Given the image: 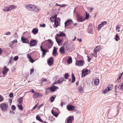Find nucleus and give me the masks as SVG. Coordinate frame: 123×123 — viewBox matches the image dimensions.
Returning a JSON list of instances; mask_svg holds the SVG:
<instances>
[{
	"mask_svg": "<svg viewBox=\"0 0 123 123\" xmlns=\"http://www.w3.org/2000/svg\"><path fill=\"white\" fill-rule=\"evenodd\" d=\"M18 56H16L14 57V59L15 61H16L18 60Z\"/></svg>",
	"mask_w": 123,
	"mask_h": 123,
	"instance_id": "nucleus-45",
	"label": "nucleus"
},
{
	"mask_svg": "<svg viewBox=\"0 0 123 123\" xmlns=\"http://www.w3.org/2000/svg\"><path fill=\"white\" fill-rule=\"evenodd\" d=\"M4 100V98L3 96L0 95V102H1Z\"/></svg>",
	"mask_w": 123,
	"mask_h": 123,
	"instance_id": "nucleus-43",
	"label": "nucleus"
},
{
	"mask_svg": "<svg viewBox=\"0 0 123 123\" xmlns=\"http://www.w3.org/2000/svg\"><path fill=\"white\" fill-rule=\"evenodd\" d=\"M118 88L119 90L122 89V86H121V85H119Z\"/></svg>",
	"mask_w": 123,
	"mask_h": 123,
	"instance_id": "nucleus-59",
	"label": "nucleus"
},
{
	"mask_svg": "<svg viewBox=\"0 0 123 123\" xmlns=\"http://www.w3.org/2000/svg\"><path fill=\"white\" fill-rule=\"evenodd\" d=\"M55 20H57L58 21H60V19L59 18H55Z\"/></svg>",
	"mask_w": 123,
	"mask_h": 123,
	"instance_id": "nucleus-61",
	"label": "nucleus"
},
{
	"mask_svg": "<svg viewBox=\"0 0 123 123\" xmlns=\"http://www.w3.org/2000/svg\"><path fill=\"white\" fill-rule=\"evenodd\" d=\"M78 90L79 92L80 93H83V88L82 86H80L79 87Z\"/></svg>",
	"mask_w": 123,
	"mask_h": 123,
	"instance_id": "nucleus-28",
	"label": "nucleus"
},
{
	"mask_svg": "<svg viewBox=\"0 0 123 123\" xmlns=\"http://www.w3.org/2000/svg\"><path fill=\"white\" fill-rule=\"evenodd\" d=\"M37 43V41L36 40H31L30 42V47L34 46Z\"/></svg>",
	"mask_w": 123,
	"mask_h": 123,
	"instance_id": "nucleus-8",
	"label": "nucleus"
},
{
	"mask_svg": "<svg viewBox=\"0 0 123 123\" xmlns=\"http://www.w3.org/2000/svg\"><path fill=\"white\" fill-rule=\"evenodd\" d=\"M23 99V97H22L19 98H18V102L19 104H22V101Z\"/></svg>",
	"mask_w": 123,
	"mask_h": 123,
	"instance_id": "nucleus-29",
	"label": "nucleus"
},
{
	"mask_svg": "<svg viewBox=\"0 0 123 123\" xmlns=\"http://www.w3.org/2000/svg\"><path fill=\"white\" fill-rule=\"evenodd\" d=\"M84 61L83 60H76L75 64L76 65L78 66H82L83 65V63Z\"/></svg>",
	"mask_w": 123,
	"mask_h": 123,
	"instance_id": "nucleus-5",
	"label": "nucleus"
},
{
	"mask_svg": "<svg viewBox=\"0 0 123 123\" xmlns=\"http://www.w3.org/2000/svg\"><path fill=\"white\" fill-rule=\"evenodd\" d=\"M72 80L71 82L73 83L75 81V78L73 73L72 74Z\"/></svg>",
	"mask_w": 123,
	"mask_h": 123,
	"instance_id": "nucleus-27",
	"label": "nucleus"
},
{
	"mask_svg": "<svg viewBox=\"0 0 123 123\" xmlns=\"http://www.w3.org/2000/svg\"><path fill=\"white\" fill-rule=\"evenodd\" d=\"M27 56L28 58L31 62L33 63L35 62V60L32 58L30 55H29V54H27Z\"/></svg>",
	"mask_w": 123,
	"mask_h": 123,
	"instance_id": "nucleus-20",
	"label": "nucleus"
},
{
	"mask_svg": "<svg viewBox=\"0 0 123 123\" xmlns=\"http://www.w3.org/2000/svg\"><path fill=\"white\" fill-rule=\"evenodd\" d=\"M51 111L52 113L55 117H57L58 116V114L56 112H55L53 110H52Z\"/></svg>",
	"mask_w": 123,
	"mask_h": 123,
	"instance_id": "nucleus-24",
	"label": "nucleus"
},
{
	"mask_svg": "<svg viewBox=\"0 0 123 123\" xmlns=\"http://www.w3.org/2000/svg\"><path fill=\"white\" fill-rule=\"evenodd\" d=\"M16 8V6H15L13 5H9L8 7H5L3 10L5 12H7L13 9H15Z\"/></svg>",
	"mask_w": 123,
	"mask_h": 123,
	"instance_id": "nucleus-2",
	"label": "nucleus"
},
{
	"mask_svg": "<svg viewBox=\"0 0 123 123\" xmlns=\"http://www.w3.org/2000/svg\"><path fill=\"white\" fill-rule=\"evenodd\" d=\"M97 52L93 50V53L91 55H93L95 57H96L97 56Z\"/></svg>",
	"mask_w": 123,
	"mask_h": 123,
	"instance_id": "nucleus-39",
	"label": "nucleus"
},
{
	"mask_svg": "<svg viewBox=\"0 0 123 123\" xmlns=\"http://www.w3.org/2000/svg\"><path fill=\"white\" fill-rule=\"evenodd\" d=\"M41 50L43 52L42 57H43L46 54V53L48 52V50L43 48L42 46H40Z\"/></svg>",
	"mask_w": 123,
	"mask_h": 123,
	"instance_id": "nucleus-10",
	"label": "nucleus"
},
{
	"mask_svg": "<svg viewBox=\"0 0 123 123\" xmlns=\"http://www.w3.org/2000/svg\"><path fill=\"white\" fill-rule=\"evenodd\" d=\"M40 27H44L46 25L44 24H40Z\"/></svg>",
	"mask_w": 123,
	"mask_h": 123,
	"instance_id": "nucleus-52",
	"label": "nucleus"
},
{
	"mask_svg": "<svg viewBox=\"0 0 123 123\" xmlns=\"http://www.w3.org/2000/svg\"><path fill=\"white\" fill-rule=\"evenodd\" d=\"M86 19H87L89 18V13H87L86 12Z\"/></svg>",
	"mask_w": 123,
	"mask_h": 123,
	"instance_id": "nucleus-46",
	"label": "nucleus"
},
{
	"mask_svg": "<svg viewBox=\"0 0 123 123\" xmlns=\"http://www.w3.org/2000/svg\"><path fill=\"white\" fill-rule=\"evenodd\" d=\"M55 39L58 45H59V44L62 42V40L60 39H57L56 37H55Z\"/></svg>",
	"mask_w": 123,
	"mask_h": 123,
	"instance_id": "nucleus-26",
	"label": "nucleus"
},
{
	"mask_svg": "<svg viewBox=\"0 0 123 123\" xmlns=\"http://www.w3.org/2000/svg\"><path fill=\"white\" fill-rule=\"evenodd\" d=\"M18 121L20 123H21L22 122V120L20 118H18Z\"/></svg>",
	"mask_w": 123,
	"mask_h": 123,
	"instance_id": "nucleus-53",
	"label": "nucleus"
},
{
	"mask_svg": "<svg viewBox=\"0 0 123 123\" xmlns=\"http://www.w3.org/2000/svg\"><path fill=\"white\" fill-rule=\"evenodd\" d=\"M64 78L63 77L61 78L60 79L58 80L57 81L58 84H60L64 81Z\"/></svg>",
	"mask_w": 123,
	"mask_h": 123,
	"instance_id": "nucleus-23",
	"label": "nucleus"
},
{
	"mask_svg": "<svg viewBox=\"0 0 123 123\" xmlns=\"http://www.w3.org/2000/svg\"><path fill=\"white\" fill-rule=\"evenodd\" d=\"M9 70V69L6 66H4L3 68V70L2 72L3 74L4 75H5L6 73H7Z\"/></svg>",
	"mask_w": 123,
	"mask_h": 123,
	"instance_id": "nucleus-17",
	"label": "nucleus"
},
{
	"mask_svg": "<svg viewBox=\"0 0 123 123\" xmlns=\"http://www.w3.org/2000/svg\"><path fill=\"white\" fill-rule=\"evenodd\" d=\"M67 109L69 111H72L74 110L75 109L74 107L72 105H68L67 106Z\"/></svg>",
	"mask_w": 123,
	"mask_h": 123,
	"instance_id": "nucleus-13",
	"label": "nucleus"
},
{
	"mask_svg": "<svg viewBox=\"0 0 123 123\" xmlns=\"http://www.w3.org/2000/svg\"><path fill=\"white\" fill-rule=\"evenodd\" d=\"M18 109L22 111L23 110V107L22 106V105H18Z\"/></svg>",
	"mask_w": 123,
	"mask_h": 123,
	"instance_id": "nucleus-40",
	"label": "nucleus"
},
{
	"mask_svg": "<svg viewBox=\"0 0 123 123\" xmlns=\"http://www.w3.org/2000/svg\"><path fill=\"white\" fill-rule=\"evenodd\" d=\"M50 21L51 22H53L54 21H55V19L53 18L52 17H50Z\"/></svg>",
	"mask_w": 123,
	"mask_h": 123,
	"instance_id": "nucleus-51",
	"label": "nucleus"
},
{
	"mask_svg": "<svg viewBox=\"0 0 123 123\" xmlns=\"http://www.w3.org/2000/svg\"><path fill=\"white\" fill-rule=\"evenodd\" d=\"M77 17L78 19V22H82L84 21V18L81 17L79 14H77Z\"/></svg>",
	"mask_w": 123,
	"mask_h": 123,
	"instance_id": "nucleus-12",
	"label": "nucleus"
},
{
	"mask_svg": "<svg viewBox=\"0 0 123 123\" xmlns=\"http://www.w3.org/2000/svg\"><path fill=\"white\" fill-rule=\"evenodd\" d=\"M103 25L101 23L99 24V25H98V31H99L101 29V28L103 27Z\"/></svg>",
	"mask_w": 123,
	"mask_h": 123,
	"instance_id": "nucleus-36",
	"label": "nucleus"
},
{
	"mask_svg": "<svg viewBox=\"0 0 123 123\" xmlns=\"http://www.w3.org/2000/svg\"><path fill=\"white\" fill-rule=\"evenodd\" d=\"M59 88L57 86H52L51 87V91L52 92H54L56 90V89Z\"/></svg>",
	"mask_w": 123,
	"mask_h": 123,
	"instance_id": "nucleus-18",
	"label": "nucleus"
},
{
	"mask_svg": "<svg viewBox=\"0 0 123 123\" xmlns=\"http://www.w3.org/2000/svg\"><path fill=\"white\" fill-rule=\"evenodd\" d=\"M47 81L46 79H42L40 81V82L41 84V85L42 83L44 82H45Z\"/></svg>",
	"mask_w": 123,
	"mask_h": 123,
	"instance_id": "nucleus-41",
	"label": "nucleus"
},
{
	"mask_svg": "<svg viewBox=\"0 0 123 123\" xmlns=\"http://www.w3.org/2000/svg\"><path fill=\"white\" fill-rule=\"evenodd\" d=\"M54 25H55L56 27H57L59 25L58 21L57 20H55L54 21Z\"/></svg>",
	"mask_w": 123,
	"mask_h": 123,
	"instance_id": "nucleus-33",
	"label": "nucleus"
},
{
	"mask_svg": "<svg viewBox=\"0 0 123 123\" xmlns=\"http://www.w3.org/2000/svg\"><path fill=\"white\" fill-rule=\"evenodd\" d=\"M12 59V58H10V61L9 62V64H12V61H11Z\"/></svg>",
	"mask_w": 123,
	"mask_h": 123,
	"instance_id": "nucleus-64",
	"label": "nucleus"
},
{
	"mask_svg": "<svg viewBox=\"0 0 123 123\" xmlns=\"http://www.w3.org/2000/svg\"><path fill=\"white\" fill-rule=\"evenodd\" d=\"M34 71V69L32 68L30 70V74H31Z\"/></svg>",
	"mask_w": 123,
	"mask_h": 123,
	"instance_id": "nucleus-60",
	"label": "nucleus"
},
{
	"mask_svg": "<svg viewBox=\"0 0 123 123\" xmlns=\"http://www.w3.org/2000/svg\"><path fill=\"white\" fill-rule=\"evenodd\" d=\"M87 31L89 33L92 34L93 33V26L91 24H90L88 26Z\"/></svg>",
	"mask_w": 123,
	"mask_h": 123,
	"instance_id": "nucleus-4",
	"label": "nucleus"
},
{
	"mask_svg": "<svg viewBox=\"0 0 123 123\" xmlns=\"http://www.w3.org/2000/svg\"><path fill=\"white\" fill-rule=\"evenodd\" d=\"M11 109L12 110H14L16 109L15 106L14 105H12L11 106Z\"/></svg>",
	"mask_w": 123,
	"mask_h": 123,
	"instance_id": "nucleus-44",
	"label": "nucleus"
},
{
	"mask_svg": "<svg viewBox=\"0 0 123 123\" xmlns=\"http://www.w3.org/2000/svg\"><path fill=\"white\" fill-rule=\"evenodd\" d=\"M120 28V27L119 26V25H118L116 27V29L118 31H119V29Z\"/></svg>",
	"mask_w": 123,
	"mask_h": 123,
	"instance_id": "nucleus-55",
	"label": "nucleus"
},
{
	"mask_svg": "<svg viewBox=\"0 0 123 123\" xmlns=\"http://www.w3.org/2000/svg\"><path fill=\"white\" fill-rule=\"evenodd\" d=\"M90 72V70L87 69H83L82 71V73L81 75L82 77H85L86 75L88 74V72Z\"/></svg>",
	"mask_w": 123,
	"mask_h": 123,
	"instance_id": "nucleus-7",
	"label": "nucleus"
},
{
	"mask_svg": "<svg viewBox=\"0 0 123 123\" xmlns=\"http://www.w3.org/2000/svg\"><path fill=\"white\" fill-rule=\"evenodd\" d=\"M60 53L62 54L64 53V48L63 47H62L60 49Z\"/></svg>",
	"mask_w": 123,
	"mask_h": 123,
	"instance_id": "nucleus-22",
	"label": "nucleus"
},
{
	"mask_svg": "<svg viewBox=\"0 0 123 123\" xmlns=\"http://www.w3.org/2000/svg\"><path fill=\"white\" fill-rule=\"evenodd\" d=\"M117 85H116L115 86V89L114 90H115V92H117Z\"/></svg>",
	"mask_w": 123,
	"mask_h": 123,
	"instance_id": "nucleus-58",
	"label": "nucleus"
},
{
	"mask_svg": "<svg viewBox=\"0 0 123 123\" xmlns=\"http://www.w3.org/2000/svg\"><path fill=\"white\" fill-rule=\"evenodd\" d=\"M60 34L61 37L65 36H66V34L63 32H60Z\"/></svg>",
	"mask_w": 123,
	"mask_h": 123,
	"instance_id": "nucleus-34",
	"label": "nucleus"
},
{
	"mask_svg": "<svg viewBox=\"0 0 123 123\" xmlns=\"http://www.w3.org/2000/svg\"><path fill=\"white\" fill-rule=\"evenodd\" d=\"M88 9L89 10V11L91 12L92 10L93 9V8H92L90 7H88Z\"/></svg>",
	"mask_w": 123,
	"mask_h": 123,
	"instance_id": "nucleus-48",
	"label": "nucleus"
},
{
	"mask_svg": "<svg viewBox=\"0 0 123 123\" xmlns=\"http://www.w3.org/2000/svg\"><path fill=\"white\" fill-rule=\"evenodd\" d=\"M113 87V85L112 84H110L109 85L107 88L110 91L111 90L112 88Z\"/></svg>",
	"mask_w": 123,
	"mask_h": 123,
	"instance_id": "nucleus-32",
	"label": "nucleus"
},
{
	"mask_svg": "<svg viewBox=\"0 0 123 123\" xmlns=\"http://www.w3.org/2000/svg\"><path fill=\"white\" fill-rule=\"evenodd\" d=\"M73 22L72 20L68 19L67 20L65 23V27L68 26L71 24H72Z\"/></svg>",
	"mask_w": 123,
	"mask_h": 123,
	"instance_id": "nucleus-9",
	"label": "nucleus"
},
{
	"mask_svg": "<svg viewBox=\"0 0 123 123\" xmlns=\"http://www.w3.org/2000/svg\"><path fill=\"white\" fill-rule=\"evenodd\" d=\"M13 93H10L9 95V96L10 98H12L13 96Z\"/></svg>",
	"mask_w": 123,
	"mask_h": 123,
	"instance_id": "nucleus-50",
	"label": "nucleus"
},
{
	"mask_svg": "<svg viewBox=\"0 0 123 123\" xmlns=\"http://www.w3.org/2000/svg\"><path fill=\"white\" fill-rule=\"evenodd\" d=\"M57 48L55 47H54L52 52V55L54 56H55L58 54L57 50Z\"/></svg>",
	"mask_w": 123,
	"mask_h": 123,
	"instance_id": "nucleus-16",
	"label": "nucleus"
},
{
	"mask_svg": "<svg viewBox=\"0 0 123 123\" xmlns=\"http://www.w3.org/2000/svg\"><path fill=\"white\" fill-rule=\"evenodd\" d=\"M38 96V93L37 92H35L33 95V98H37Z\"/></svg>",
	"mask_w": 123,
	"mask_h": 123,
	"instance_id": "nucleus-37",
	"label": "nucleus"
},
{
	"mask_svg": "<svg viewBox=\"0 0 123 123\" xmlns=\"http://www.w3.org/2000/svg\"><path fill=\"white\" fill-rule=\"evenodd\" d=\"M48 65L50 66L52 65L54 62V59L53 58L50 57L47 61Z\"/></svg>",
	"mask_w": 123,
	"mask_h": 123,
	"instance_id": "nucleus-15",
	"label": "nucleus"
},
{
	"mask_svg": "<svg viewBox=\"0 0 123 123\" xmlns=\"http://www.w3.org/2000/svg\"><path fill=\"white\" fill-rule=\"evenodd\" d=\"M110 91L108 88H106L104 91H103V93L104 94H105L107 92H108Z\"/></svg>",
	"mask_w": 123,
	"mask_h": 123,
	"instance_id": "nucleus-35",
	"label": "nucleus"
},
{
	"mask_svg": "<svg viewBox=\"0 0 123 123\" xmlns=\"http://www.w3.org/2000/svg\"><path fill=\"white\" fill-rule=\"evenodd\" d=\"M39 121L41 122H43V121L42 119L39 116Z\"/></svg>",
	"mask_w": 123,
	"mask_h": 123,
	"instance_id": "nucleus-63",
	"label": "nucleus"
},
{
	"mask_svg": "<svg viewBox=\"0 0 123 123\" xmlns=\"http://www.w3.org/2000/svg\"><path fill=\"white\" fill-rule=\"evenodd\" d=\"M21 40L23 43H28L29 42V40L27 38L24 37H21Z\"/></svg>",
	"mask_w": 123,
	"mask_h": 123,
	"instance_id": "nucleus-11",
	"label": "nucleus"
},
{
	"mask_svg": "<svg viewBox=\"0 0 123 123\" xmlns=\"http://www.w3.org/2000/svg\"><path fill=\"white\" fill-rule=\"evenodd\" d=\"M101 48L99 46H98L96 47L93 50L94 51H95L97 52H99L101 49Z\"/></svg>",
	"mask_w": 123,
	"mask_h": 123,
	"instance_id": "nucleus-21",
	"label": "nucleus"
},
{
	"mask_svg": "<svg viewBox=\"0 0 123 123\" xmlns=\"http://www.w3.org/2000/svg\"><path fill=\"white\" fill-rule=\"evenodd\" d=\"M107 23V22L106 21H104L102 22L101 24H102L104 26V25L106 24Z\"/></svg>",
	"mask_w": 123,
	"mask_h": 123,
	"instance_id": "nucleus-54",
	"label": "nucleus"
},
{
	"mask_svg": "<svg viewBox=\"0 0 123 123\" xmlns=\"http://www.w3.org/2000/svg\"><path fill=\"white\" fill-rule=\"evenodd\" d=\"M69 76V74L68 73H66L65 74L64 77L66 79H68V77Z\"/></svg>",
	"mask_w": 123,
	"mask_h": 123,
	"instance_id": "nucleus-38",
	"label": "nucleus"
},
{
	"mask_svg": "<svg viewBox=\"0 0 123 123\" xmlns=\"http://www.w3.org/2000/svg\"><path fill=\"white\" fill-rule=\"evenodd\" d=\"M37 7L33 4H28L25 5V7L28 10L34 12H37L38 11V8Z\"/></svg>",
	"mask_w": 123,
	"mask_h": 123,
	"instance_id": "nucleus-1",
	"label": "nucleus"
},
{
	"mask_svg": "<svg viewBox=\"0 0 123 123\" xmlns=\"http://www.w3.org/2000/svg\"><path fill=\"white\" fill-rule=\"evenodd\" d=\"M16 42H17V41L16 39L14 40L11 42L12 43V44H14Z\"/></svg>",
	"mask_w": 123,
	"mask_h": 123,
	"instance_id": "nucleus-47",
	"label": "nucleus"
},
{
	"mask_svg": "<svg viewBox=\"0 0 123 123\" xmlns=\"http://www.w3.org/2000/svg\"><path fill=\"white\" fill-rule=\"evenodd\" d=\"M120 80V79H119L118 78L116 80L115 82L117 83H118L120 82L119 80Z\"/></svg>",
	"mask_w": 123,
	"mask_h": 123,
	"instance_id": "nucleus-56",
	"label": "nucleus"
},
{
	"mask_svg": "<svg viewBox=\"0 0 123 123\" xmlns=\"http://www.w3.org/2000/svg\"><path fill=\"white\" fill-rule=\"evenodd\" d=\"M0 107L2 111H5L7 109L8 105L4 103H2L0 104Z\"/></svg>",
	"mask_w": 123,
	"mask_h": 123,
	"instance_id": "nucleus-3",
	"label": "nucleus"
},
{
	"mask_svg": "<svg viewBox=\"0 0 123 123\" xmlns=\"http://www.w3.org/2000/svg\"><path fill=\"white\" fill-rule=\"evenodd\" d=\"M48 42L47 45V47L49 49L51 48L53 44V42L51 39H49L48 40Z\"/></svg>",
	"mask_w": 123,
	"mask_h": 123,
	"instance_id": "nucleus-6",
	"label": "nucleus"
},
{
	"mask_svg": "<svg viewBox=\"0 0 123 123\" xmlns=\"http://www.w3.org/2000/svg\"><path fill=\"white\" fill-rule=\"evenodd\" d=\"M57 15L56 14H55L52 17L53 18H54L55 19V18H57Z\"/></svg>",
	"mask_w": 123,
	"mask_h": 123,
	"instance_id": "nucleus-57",
	"label": "nucleus"
},
{
	"mask_svg": "<svg viewBox=\"0 0 123 123\" xmlns=\"http://www.w3.org/2000/svg\"><path fill=\"white\" fill-rule=\"evenodd\" d=\"M74 119L73 117H69L67 119V123H72ZM65 122L67 123L66 122Z\"/></svg>",
	"mask_w": 123,
	"mask_h": 123,
	"instance_id": "nucleus-14",
	"label": "nucleus"
},
{
	"mask_svg": "<svg viewBox=\"0 0 123 123\" xmlns=\"http://www.w3.org/2000/svg\"><path fill=\"white\" fill-rule=\"evenodd\" d=\"M56 96L55 95H54L50 98V101L51 102H52L54 101Z\"/></svg>",
	"mask_w": 123,
	"mask_h": 123,
	"instance_id": "nucleus-31",
	"label": "nucleus"
},
{
	"mask_svg": "<svg viewBox=\"0 0 123 123\" xmlns=\"http://www.w3.org/2000/svg\"><path fill=\"white\" fill-rule=\"evenodd\" d=\"M72 58L71 57H70L67 61V62L68 64H70L72 63Z\"/></svg>",
	"mask_w": 123,
	"mask_h": 123,
	"instance_id": "nucleus-30",
	"label": "nucleus"
},
{
	"mask_svg": "<svg viewBox=\"0 0 123 123\" xmlns=\"http://www.w3.org/2000/svg\"><path fill=\"white\" fill-rule=\"evenodd\" d=\"M38 102L37 103V104L34 106L33 108V109H34L36 108L38 106Z\"/></svg>",
	"mask_w": 123,
	"mask_h": 123,
	"instance_id": "nucleus-49",
	"label": "nucleus"
},
{
	"mask_svg": "<svg viewBox=\"0 0 123 123\" xmlns=\"http://www.w3.org/2000/svg\"><path fill=\"white\" fill-rule=\"evenodd\" d=\"M94 84L96 85H98L99 83V80L98 79H95L93 82Z\"/></svg>",
	"mask_w": 123,
	"mask_h": 123,
	"instance_id": "nucleus-25",
	"label": "nucleus"
},
{
	"mask_svg": "<svg viewBox=\"0 0 123 123\" xmlns=\"http://www.w3.org/2000/svg\"><path fill=\"white\" fill-rule=\"evenodd\" d=\"M115 38L116 39L115 40L116 41H118L120 39L119 36L118 34H116L115 35Z\"/></svg>",
	"mask_w": 123,
	"mask_h": 123,
	"instance_id": "nucleus-42",
	"label": "nucleus"
},
{
	"mask_svg": "<svg viewBox=\"0 0 123 123\" xmlns=\"http://www.w3.org/2000/svg\"><path fill=\"white\" fill-rule=\"evenodd\" d=\"M38 29L36 28H34L33 29L32 31V32L34 35L37 34L38 32Z\"/></svg>",
	"mask_w": 123,
	"mask_h": 123,
	"instance_id": "nucleus-19",
	"label": "nucleus"
},
{
	"mask_svg": "<svg viewBox=\"0 0 123 123\" xmlns=\"http://www.w3.org/2000/svg\"><path fill=\"white\" fill-rule=\"evenodd\" d=\"M10 32H6V34H5L6 35H9L10 34Z\"/></svg>",
	"mask_w": 123,
	"mask_h": 123,
	"instance_id": "nucleus-62",
	"label": "nucleus"
}]
</instances>
